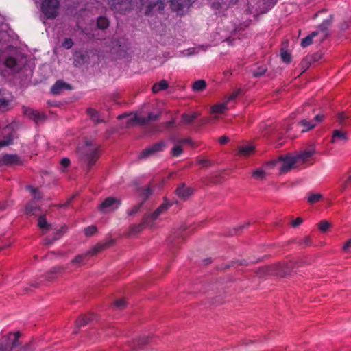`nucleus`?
I'll return each instance as SVG.
<instances>
[{"mask_svg": "<svg viewBox=\"0 0 351 351\" xmlns=\"http://www.w3.org/2000/svg\"><path fill=\"white\" fill-rule=\"evenodd\" d=\"M171 204L168 203L162 204L156 210L150 215H144L142 222L137 225H134L131 227L132 233L140 232L145 226L152 225L162 213H164Z\"/></svg>", "mask_w": 351, "mask_h": 351, "instance_id": "2", "label": "nucleus"}, {"mask_svg": "<svg viewBox=\"0 0 351 351\" xmlns=\"http://www.w3.org/2000/svg\"><path fill=\"white\" fill-rule=\"evenodd\" d=\"M229 138L226 136H222L219 138V141L221 145L227 143L229 141Z\"/></svg>", "mask_w": 351, "mask_h": 351, "instance_id": "59", "label": "nucleus"}, {"mask_svg": "<svg viewBox=\"0 0 351 351\" xmlns=\"http://www.w3.org/2000/svg\"><path fill=\"white\" fill-rule=\"evenodd\" d=\"M73 45V40L70 38H65L62 42V47L66 49H71Z\"/></svg>", "mask_w": 351, "mask_h": 351, "instance_id": "47", "label": "nucleus"}, {"mask_svg": "<svg viewBox=\"0 0 351 351\" xmlns=\"http://www.w3.org/2000/svg\"><path fill=\"white\" fill-rule=\"evenodd\" d=\"M113 240H108L104 242L98 243L96 245H95L93 249L86 254H79L76 256L73 259L71 260V263L76 265L77 267H80L81 265L86 263V257L88 254H90L91 255H95L98 252H100L105 249L111 246L113 243Z\"/></svg>", "mask_w": 351, "mask_h": 351, "instance_id": "3", "label": "nucleus"}, {"mask_svg": "<svg viewBox=\"0 0 351 351\" xmlns=\"http://www.w3.org/2000/svg\"><path fill=\"white\" fill-rule=\"evenodd\" d=\"M153 190L149 187L147 186L142 190L140 193L141 197L143 198V203L152 195Z\"/></svg>", "mask_w": 351, "mask_h": 351, "instance_id": "32", "label": "nucleus"}, {"mask_svg": "<svg viewBox=\"0 0 351 351\" xmlns=\"http://www.w3.org/2000/svg\"><path fill=\"white\" fill-rule=\"evenodd\" d=\"M160 117V114H154L152 112L149 113V114L147 116L148 122L152 121L157 120Z\"/></svg>", "mask_w": 351, "mask_h": 351, "instance_id": "56", "label": "nucleus"}, {"mask_svg": "<svg viewBox=\"0 0 351 351\" xmlns=\"http://www.w3.org/2000/svg\"><path fill=\"white\" fill-rule=\"evenodd\" d=\"M80 155L82 160L87 165L88 169H90L99 158V147L92 143L86 142L81 151Z\"/></svg>", "mask_w": 351, "mask_h": 351, "instance_id": "1", "label": "nucleus"}, {"mask_svg": "<svg viewBox=\"0 0 351 351\" xmlns=\"http://www.w3.org/2000/svg\"><path fill=\"white\" fill-rule=\"evenodd\" d=\"M319 229L322 232H326L330 227V223L327 221H321L318 224Z\"/></svg>", "mask_w": 351, "mask_h": 351, "instance_id": "41", "label": "nucleus"}, {"mask_svg": "<svg viewBox=\"0 0 351 351\" xmlns=\"http://www.w3.org/2000/svg\"><path fill=\"white\" fill-rule=\"evenodd\" d=\"M169 84L165 80H162L159 82L155 83L152 88V92L156 93L160 90H165L168 88Z\"/></svg>", "mask_w": 351, "mask_h": 351, "instance_id": "22", "label": "nucleus"}, {"mask_svg": "<svg viewBox=\"0 0 351 351\" xmlns=\"http://www.w3.org/2000/svg\"><path fill=\"white\" fill-rule=\"evenodd\" d=\"M65 270V267L62 265H56L53 267L49 270V271L46 274V278L47 280H52L56 276L62 274Z\"/></svg>", "mask_w": 351, "mask_h": 351, "instance_id": "16", "label": "nucleus"}, {"mask_svg": "<svg viewBox=\"0 0 351 351\" xmlns=\"http://www.w3.org/2000/svg\"><path fill=\"white\" fill-rule=\"evenodd\" d=\"M60 164L64 167H67L70 165V160L68 158H63L60 160Z\"/></svg>", "mask_w": 351, "mask_h": 351, "instance_id": "57", "label": "nucleus"}, {"mask_svg": "<svg viewBox=\"0 0 351 351\" xmlns=\"http://www.w3.org/2000/svg\"><path fill=\"white\" fill-rule=\"evenodd\" d=\"M174 125V121L171 120L164 123L165 129L169 130Z\"/></svg>", "mask_w": 351, "mask_h": 351, "instance_id": "60", "label": "nucleus"}, {"mask_svg": "<svg viewBox=\"0 0 351 351\" xmlns=\"http://www.w3.org/2000/svg\"><path fill=\"white\" fill-rule=\"evenodd\" d=\"M12 205L11 202H0V210H5Z\"/></svg>", "mask_w": 351, "mask_h": 351, "instance_id": "51", "label": "nucleus"}, {"mask_svg": "<svg viewBox=\"0 0 351 351\" xmlns=\"http://www.w3.org/2000/svg\"><path fill=\"white\" fill-rule=\"evenodd\" d=\"M38 226L41 229L51 230V226L46 220L45 215H41L38 218Z\"/></svg>", "mask_w": 351, "mask_h": 351, "instance_id": "31", "label": "nucleus"}, {"mask_svg": "<svg viewBox=\"0 0 351 351\" xmlns=\"http://www.w3.org/2000/svg\"><path fill=\"white\" fill-rule=\"evenodd\" d=\"M97 230L95 226H90L84 229V233L86 236L90 237L93 235Z\"/></svg>", "mask_w": 351, "mask_h": 351, "instance_id": "42", "label": "nucleus"}, {"mask_svg": "<svg viewBox=\"0 0 351 351\" xmlns=\"http://www.w3.org/2000/svg\"><path fill=\"white\" fill-rule=\"evenodd\" d=\"M143 204V202H141L140 204L134 206L130 210L128 211V214L129 215H134L136 213H137L139 210L141 209V206Z\"/></svg>", "mask_w": 351, "mask_h": 351, "instance_id": "44", "label": "nucleus"}, {"mask_svg": "<svg viewBox=\"0 0 351 351\" xmlns=\"http://www.w3.org/2000/svg\"><path fill=\"white\" fill-rule=\"evenodd\" d=\"M315 154V147L314 145H311L305 150L295 154L294 156L298 164H303L308 162Z\"/></svg>", "mask_w": 351, "mask_h": 351, "instance_id": "10", "label": "nucleus"}, {"mask_svg": "<svg viewBox=\"0 0 351 351\" xmlns=\"http://www.w3.org/2000/svg\"><path fill=\"white\" fill-rule=\"evenodd\" d=\"M310 243H311L310 238L306 237L303 239V241L302 243H300V245H302L303 247H306V246L309 245Z\"/></svg>", "mask_w": 351, "mask_h": 351, "instance_id": "58", "label": "nucleus"}, {"mask_svg": "<svg viewBox=\"0 0 351 351\" xmlns=\"http://www.w3.org/2000/svg\"><path fill=\"white\" fill-rule=\"evenodd\" d=\"M9 100L7 99L0 92V108H4L9 104Z\"/></svg>", "mask_w": 351, "mask_h": 351, "instance_id": "49", "label": "nucleus"}, {"mask_svg": "<svg viewBox=\"0 0 351 351\" xmlns=\"http://www.w3.org/2000/svg\"><path fill=\"white\" fill-rule=\"evenodd\" d=\"M351 182V176H348L347 179L342 183L340 189L341 191H343L347 188L348 184Z\"/></svg>", "mask_w": 351, "mask_h": 351, "instance_id": "55", "label": "nucleus"}, {"mask_svg": "<svg viewBox=\"0 0 351 351\" xmlns=\"http://www.w3.org/2000/svg\"><path fill=\"white\" fill-rule=\"evenodd\" d=\"M114 306L119 309H123L126 306V301L125 299L123 298L117 300L114 302Z\"/></svg>", "mask_w": 351, "mask_h": 351, "instance_id": "46", "label": "nucleus"}, {"mask_svg": "<svg viewBox=\"0 0 351 351\" xmlns=\"http://www.w3.org/2000/svg\"><path fill=\"white\" fill-rule=\"evenodd\" d=\"M4 64L6 67L12 69L14 66H16V65L17 64V61H16V58H14V57L9 56L5 59Z\"/></svg>", "mask_w": 351, "mask_h": 351, "instance_id": "37", "label": "nucleus"}, {"mask_svg": "<svg viewBox=\"0 0 351 351\" xmlns=\"http://www.w3.org/2000/svg\"><path fill=\"white\" fill-rule=\"evenodd\" d=\"M279 160L281 162V167L280 169V173L281 174L287 173L295 166V165L298 164L295 156L289 154L281 156L279 158Z\"/></svg>", "mask_w": 351, "mask_h": 351, "instance_id": "9", "label": "nucleus"}, {"mask_svg": "<svg viewBox=\"0 0 351 351\" xmlns=\"http://www.w3.org/2000/svg\"><path fill=\"white\" fill-rule=\"evenodd\" d=\"M258 261H247L245 259L233 261H232L231 265H227L226 268L230 267H236L237 265H248L250 263H258Z\"/></svg>", "mask_w": 351, "mask_h": 351, "instance_id": "28", "label": "nucleus"}, {"mask_svg": "<svg viewBox=\"0 0 351 351\" xmlns=\"http://www.w3.org/2000/svg\"><path fill=\"white\" fill-rule=\"evenodd\" d=\"M140 2L142 6L144 7V14L146 16L151 15L155 10L161 12L165 8V3L162 0H157L156 1L152 0H140Z\"/></svg>", "mask_w": 351, "mask_h": 351, "instance_id": "5", "label": "nucleus"}, {"mask_svg": "<svg viewBox=\"0 0 351 351\" xmlns=\"http://www.w3.org/2000/svg\"><path fill=\"white\" fill-rule=\"evenodd\" d=\"M110 25L109 20L105 16H99L97 20V27L99 29H106Z\"/></svg>", "mask_w": 351, "mask_h": 351, "instance_id": "25", "label": "nucleus"}, {"mask_svg": "<svg viewBox=\"0 0 351 351\" xmlns=\"http://www.w3.org/2000/svg\"><path fill=\"white\" fill-rule=\"evenodd\" d=\"M265 176V172L261 169H257L253 172V176L257 179H262Z\"/></svg>", "mask_w": 351, "mask_h": 351, "instance_id": "50", "label": "nucleus"}, {"mask_svg": "<svg viewBox=\"0 0 351 351\" xmlns=\"http://www.w3.org/2000/svg\"><path fill=\"white\" fill-rule=\"evenodd\" d=\"M23 113L25 116L38 123L42 119L44 115L40 114L39 112L30 108H23Z\"/></svg>", "mask_w": 351, "mask_h": 351, "instance_id": "13", "label": "nucleus"}, {"mask_svg": "<svg viewBox=\"0 0 351 351\" xmlns=\"http://www.w3.org/2000/svg\"><path fill=\"white\" fill-rule=\"evenodd\" d=\"M87 56L82 53H76L73 61L74 65L78 66L84 64L87 61Z\"/></svg>", "mask_w": 351, "mask_h": 351, "instance_id": "27", "label": "nucleus"}, {"mask_svg": "<svg viewBox=\"0 0 351 351\" xmlns=\"http://www.w3.org/2000/svg\"><path fill=\"white\" fill-rule=\"evenodd\" d=\"M348 118V116L344 112H340L337 115V121L340 124H343V121Z\"/></svg>", "mask_w": 351, "mask_h": 351, "instance_id": "53", "label": "nucleus"}, {"mask_svg": "<svg viewBox=\"0 0 351 351\" xmlns=\"http://www.w3.org/2000/svg\"><path fill=\"white\" fill-rule=\"evenodd\" d=\"M347 133L343 132L340 130H335L332 136V143H336L337 141H344L346 142L348 141Z\"/></svg>", "mask_w": 351, "mask_h": 351, "instance_id": "18", "label": "nucleus"}, {"mask_svg": "<svg viewBox=\"0 0 351 351\" xmlns=\"http://www.w3.org/2000/svg\"><path fill=\"white\" fill-rule=\"evenodd\" d=\"M183 152V149L180 145L174 146L171 149V154L174 157L180 156Z\"/></svg>", "mask_w": 351, "mask_h": 351, "instance_id": "40", "label": "nucleus"}, {"mask_svg": "<svg viewBox=\"0 0 351 351\" xmlns=\"http://www.w3.org/2000/svg\"><path fill=\"white\" fill-rule=\"evenodd\" d=\"M59 5L58 0H43L41 4V11L47 19H53L58 15Z\"/></svg>", "mask_w": 351, "mask_h": 351, "instance_id": "4", "label": "nucleus"}, {"mask_svg": "<svg viewBox=\"0 0 351 351\" xmlns=\"http://www.w3.org/2000/svg\"><path fill=\"white\" fill-rule=\"evenodd\" d=\"M266 71H267V69L265 68L264 66L258 67L256 70L253 71V75L255 77H261L265 73Z\"/></svg>", "mask_w": 351, "mask_h": 351, "instance_id": "48", "label": "nucleus"}, {"mask_svg": "<svg viewBox=\"0 0 351 351\" xmlns=\"http://www.w3.org/2000/svg\"><path fill=\"white\" fill-rule=\"evenodd\" d=\"M66 231V226H62V227H61V228L58 229V230H56V234H58L59 237H53V239L52 240H51V241H46V244H47V245H50V244L53 243V242L54 241H56V240L58 239V238H59L60 237H61V236H62V234H63Z\"/></svg>", "mask_w": 351, "mask_h": 351, "instance_id": "38", "label": "nucleus"}, {"mask_svg": "<svg viewBox=\"0 0 351 351\" xmlns=\"http://www.w3.org/2000/svg\"><path fill=\"white\" fill-rule=\"evenodd\" d=\"M38 210H40V208L34 201H30L25 206V213L28 215H35Z\"/></svg>", "mask_w": 351, "mask_h": 351, "instance_id": "21", "label": "nucleus"}, {"mask_svg": "<svg viewBox=\"0 0 351 351\" xmlns=\"http://www.w3.org/2000/svg\"><path fill=\"white\" fill-rule=\"evenodd\" d=\"M206 87V82L204 80H199L195 82L193 84V90L194 91H202Z\"/></svg>", "mask_w": 351, "mask_h": 351, "instance_id": "30", "label": "nucleus"}, {"mask_svg": "<svg viewBox=\"0 0 351 351\" xmlns=\"http://www.w3.org/2000/svg\"><path fill=\"white\" fill-rule=\"evenodd\" d=\"M197 114L193 113L192 114H183L182 115V121L184 123H191L197 118Z\"/></svg>", "mask_w": 351, "mask_h": 351, "instance_id": "34", "label": "nucleus"}, {"mask_svg": "<svg viewBox=\"0 0 351 351\" xmlns=\"http://www.w3.org/2000/svg\"><path fill=\"white\" fill-rule=\"evenodd\" d=\"M71 86L62 80L57 81L51 87V92L53 95H59L63 89H71Z\"/></svg>", "mask_w": 351, "mask_h": 351, "instance_id": "15", "label": "nucleus"}, {"mask_svg": "<svg viewBox=\"0 0 351 351\" xmlns=\"http://www.w3.org/2000/svg\"><path fill=\"white\" fill-rule=\"evenodd\" d=\"M193 189L187 186L185 183L180 184L176 190V195L184 200L189 197L193 194Z\"/></svg>", "mask_w": 351, "mask_h": 351, "instance_id": "11", "label": "nucleus"}, {"mask_svg": "<svg viewBox=\"0 0 351 351\" xmlns=\"http://www.w3.org/2000/svg\"><path fill=\"white\" fill-rule=\"evenodd\" d=\"M2 162L5 165L19 164L20 158L16 154H5L2 157Z\"/></svg>", "mask_w": 351, "mask_h": 351, "instance_id": "20", "label": "nucleus"}, {"mask_svg": "<svg viewBox=\"0 0 351 351\" xmlns=\"http://www.w3.org/2000/svg\"><path fill=\"white\" fill-rule=\"evenodd\" d=\"M171 8L173 11L179 12L189 6V0H170Z\"/></svg>", "mask_w": 351, "mask_h": 351, "instance_id": "14", "label": "nucleus"}, {"mask_svg": "<svg viewBox=\"0 0 351 351\" xmlns=\"http://www.w3.org/2000/svg\"><path fill=\"white\" fill-rule=\"evenodd\" d=\"M197 162L202 166V167H207L213 165V162L207 158H201L198 160Z\"/></svg>", "mask_w": 351, "mask_h": 351, "instance_id": "45", "label": "nucleus"}, {"mask_svg": "<svg viewBox=\"0 0 351 351\" xmlns=\"http://www.w3.org/2000/svg\"><path fill=\"white\" fill-rule=\"evenodd\" d=\"M332 21V16L330 15L328 19H326L322 21V23L319 25V29L322 32H326L328 29V27L330 25Z\"/></svg>", "mask_w": 351, "mask_h": 351, "instance_id": "35", "label": "nucleus"}, {"mask_svg": "<svg viewBox=\"0 0 351 351\" xmlns=\"http://www.w3.org/2000/svg\"><path fill=\"white\" fill-rule=\"evenodd\" d=\"M226 109L227 106L226 104H220L212 107V112L214 114H223Z\"/></svg>", "mask_w": 351, "mask_h": 351, "instance_id": "33", "label": "nucleus"}, {"mask_svg": "<svg viewBox=\"0 0 351 351\" xmlns=\"http://www.w3.org/2000/svg\"><path fill=\"white\" fill-rule=\"evenodd\" d=\"M351 247V240L348 241L343 245V250H347Z\"/></svg>", "mask_w": 351, "mask_h": 351, "instance_id": "63", "label": "nucleus"}, {"mask_svg": "<svg viewBox=\"0 0 351 351\" xmlns=\"http://www.w3.org/2000/svg\"><path fill=\"white\" fill-rule=\"evenodd\" d=\"M121 204L120 199L108 197L106 198L99 206V210L102 213H106L110 211H114L118 209Z\"/></svg>", "mask_w": 351, "mask_h": 351, "instance_id": "7", "label": "nucleus"}, {"mask_svg": "<svg viewBox=\"0 0 351 351\" xmlns=\"http://www.w3.org/2000/svg\"><path fill=\"white\" fill-rule=\"evenodd\" d=\"M318 35V32H313L311 34L304 38L301 41V46L302 47H306L309 46L313 43V39L314 37Z\"/></svg>", "mask_w": 351, "mask_h": 351, "instance_id": "26", "label": "nucleus"}, {"mask_svg": "<svg viewBox=\"0 0 351 351\" xmlns=\"http://www.w3.org/2000/svg\"><path fill=\"white\" fill-rule=\"evenodd\" d=\"M94 314L80 315L75 321V327L79 328L87 325L90 320L93 319Z\"/></svg>", "mask_w": 351, "mask_h": 351, "instance_id": "17", "label": "nucleus"}, {"mask_svg": "<svg viewBox=\"0 0 351 351\" xmlns=\"http://www.w3.org/2000/svg\"><path fill=\"white\" fill-rule=\"evenodd\" d=\"M241 93V89L239 88L234 90L228 97V101L236 99Z\"/></svg>", "mask_w": 351, "mask_h": 351, "instance_id": "52", "label": "nucleus"}, {"mask_svg": "<svg viewBox=\"0 0 351 351\" xmlns=\"http://www.w3.org/2000/svg\"><path fill=\"white\" fill-rule=\"evenodd\" d=\"M298 126L302 128L301 132L304 133L313 129L316 124L314 121H308L307 119H302L298 123Z\"/></svg>", "mask_w": 351, "mask_h": 351, "instance_id": "19", "label": "nucleus"}, {"mask_svg": "<svg viewBox=\"0 0 351 351\" xmlns=\"http://www.w3.org/2000/svg\"><path fill=\"white\" fill-rule=\"evenodd\" d=\"M87 113L90 116V119L95 123H100L103 122V120L99 118V114L98 111L92 108H88L87 109Z\"/></svg>", "mask_w": 351, "mask_h": 351, "instance_id": "23", "label": "nucleus"}, {"mask_svg": "<svg viewBox=\"0 0 351 351\" xmlns=\"http://www.w3.org/2000/svg\"><path fill=\"white\" fill-rule=\"evenodd\" d=\"M254 147L252 145H243L239 148V154L243 156H248L253 154Z\"/></svg>", "mask_w": 351, "mask_h": 351, "instance_id": "24", "label": "nucleus"}, {"mask_svg": "<svg viewBox=\"0 0 351 351\" xmlns=\"http://www.w3.org/2000/svg\"><path fill=\"white\" fill-rule=\"evenodd\" d=\"M324 116L322 114H317L313 121H315L316 122H321L324 120Z\"/></svg>", "mask_w": 351, "mask_h": 351, "instance_id": "62", "label": "nucleus"}, {"mask_svg": "<svg viewBox=\"0 0 351 351\" xmlns=\"http://www.w3.org/2000/svg\"><path fill=\"white\" fill-rule=\"evenodd\" d=\"M322 195L320 193H310L308 197V202L313 204L321 200Z\"/></svg>", "mask_w": 351, "mask_h": 351, "instance_id": "36", "label": "nucleus"}, {"mask_svg": "<svg viewBox=\"0 0 351 351\" xmlns=\"http://www.w3.org/2000/svg\"><path fill=\"white\" fill-rule=\"evenodd\" d=\"M179 143H189V144H191L192 146H193V144L192 143V140L190 138H183V139L180 140L179 141Z\"/></svg>", "mask_w": 351, "mask_h": 351, "instance_id": "61", "label": "nucleus"}, {"mask_svg": "<svg viewBox=\"0 0 351 351\" xmlns=\"http://www.w3.org/2000/svg\"><path fill=\"white\" fill-rule=\"evenodd\" d=\"M166 145L164 141H158L142 150L139 155L140 159H147L154 154L162 152Z\"/></svg>", "mask_w": 351, "mask_h": 351, "instance_id": "8", "label": "nucleus"}, {"mask_svg": "<svg viewBox=\"0 0 351 351\" xmlns=\"http://www.w3.org/2000/svg\"><path fill=\"white\" fill-rule=\"evenodd\" d=\"M20 335V332H18L15 334L10 335L8 337H3L0 341V351H10L15 349Z\"/></svg>", "mask_w": 351, "mask_h": 351, "instance_id": "6", "label": "nucleus"}, {"mask_svg": "<svg viewBox=\"0 0 351 351\" xmlns=\"http://www.w3.org/2000/svg\"><path fill=\"white\" fill-rule=\"evenodd\" d=\"M27 189L32 193L33 195L32 201H38L42 199L43 195L35 187L32 186H27Z\"/></svg>", "mask_w": 351, "mask_h": 351, "instance_id": "29", "label": "nucleus"}, {"mask_svg": "<svg viewBox=\"0 0 351 351\" xmlns=\"http://www.w3.org/2000/svg\"><path fill=\"white\" fill-rule=\"evenodd\" d=\"M148 343V338L147 337H143L138 340V343L141 344H145Z\"/></svg>", "mask_w": 351, "mask_h": 351, "instance_id": "64", "label": "nucleus"}, {"mask_svg": "<svg viewBox=\"0 0 351 351\" xmlns=\"http://www.w3.org/2000/svg\"><path fill=\"white\" fill-rule=\"evenodd\" d=\"M303 222V219L301 217H297L295 219L291 221V226L296 228Z\"/></svg>", "mask_w": 351, "mask_h": 351, "instance_id": "54", "label": "nucleus"}, {"mask_svg": "<svg viewBox=\"0 0 351 351\" xmlns=\"http://www.w3.org/2000/svg\"><path fill=\"white\" fill-rule=\"evenodd\" d=\"M130 121H134L140 125H145L148 123L147 117L145 116H135Z\"/></svg>", "mask_w": 351, "mask_h": 351, "instance_id": "39", "label": "nucleus"}, {"mask_svg": "<svg viewBox=\"0 0 351 351\" xmlns=\"http://www.w3.org/2000/svg\"><path fill=\"white\" fill-rule=\"evenodd\" d=\"M4 139L0 141V148L12 143V141L15 134L14 130L11 127H6L2 132Z\"/></svg>", "mask_w": 351, "mask_h": 351, "instance_id": "12", "label": "nucleus"}, {"mask_svg": "<svg viewBox=\"0 0 351 351\" xmlns=\"http://www.w3.org/2000/svg\"><path fill=\"white\" fill-rule=\"evenodd\" d=\"M281 58L282 60L287 64L291 62L290 53L284 49L281 50Z\"/></svg>", "mask_w": 351, "mask_h": 351, "instance_id": "43", "label": "nucleus"}]
</instances>
